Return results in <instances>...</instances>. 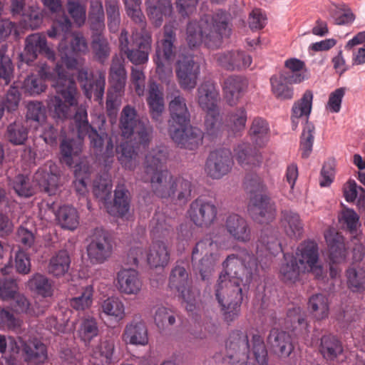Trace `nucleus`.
Listing matches in <instances>:
<instances>
[{
	"mask_svg": "<svg viewBox=\"0 0 365 365\" xmlns=\"http://www.w3.org/2000/svg\"><path fill=\"white\" fill-rule=\"evenodd\" d=\"M106 9L108 16V26L111 32L118 30L120 17L118 0H106Z\"/></svg>",
	"mask_w": 365,
	"mask_h": 365,
	"instance_id": "nucleus-61",
	"label": "nucleus"
},
{
	"mask_svg": "<svg viewBox=\"0 0 365 365\" xmlns=\"http://www.w3.org/2000/svg\"><path fill=\"white\" fill-rule=\"evenodd\" d=\"M320 351L324 357L332 360L343 351L341 342L333 335H325L321 339Z\"/></svg>",
	"mask_w": 365,
	"mask_h": 365,
	"instance_id": "nucleus-57",
	"label": "nucleus"
},
{
	"mask_svg": "<svg viewBox=\"0 0 365 365\" xmlns=\"http://www.w3.org/2000/svg\"><path fill=\"white\" fill-rule=\"evenodd\" d=\"M269 128L267 121L261 118H255L250 129L252 140L257 145L262 146L268 140Z\"/></svg>",
	"mask_w": 365,
	"mask_h": 365,
	"instance_id": "nucleus-53",
	"label": "nucleus"
},
{
	"mask_svg": "<svg viewBox=\"0 0 365 365\" xmlns=\"http://www.w3.org/2000/svg\"><path fill=\"white\" fill-rule=\"evenodd\" d=\"M94 289L93 285L82 287L79 294L69 300L70 306L76 311L88 309L93 302Z\"/></svg>",
	"mask_w": 365,
	"mask_h": 365,
	"instance_id": "nucleus-54",
	"label": "nucleus"
},
{
	"mask_svg": "<svg viewBox=\"0 0 365 365\" xmlns=\"http://www.w3.org/2000/svg\"><path fill=\"white\" fill-rule=\"evenodd\" d=\"M252 351L259 365H268L267 351L263 338L258 334H253Z\"/></svg>",
	"mask_w": 365,
	"mask_h": 365,
	"instance_id": "nucleus-62",
	"label": "nucleus"
},
{
	"mask_svg": "<svg viewBox=\"0 0 365 365\" xmlns=\"http://www.w3.org/2000/svg\"><path fill=\"white\" fill-rule=\"evenodd\" d=\"M245 188L250 194L247 211L253 220L260 224L269 223L275 219L277 208L265 194L266 185L256 174L247 175Z\"/></svg>",
	"mask_w": 365,
	"mask_h": 365,
	"instance_id": "nucleus-8",
	"label": "nucleus"
},
{
	"mask_svg": "<svg viewBox=\"0 0 365 365\" xmlns=\"http://www.w3.org/2000/svg\"><path fill=\"white\" fill-rule=\"evenodd\" d=\"M29 289L43 297H50L53 294V283L45 275L35 274L28 281Z\"/></svg>",
	"mask_w": 365,
	"mask_h": 365,
	"instance_id": "nucleus-50",
	"label": "nucleus"
},
{
	"mask_svg": "<svg viewBox=\"0 0 365 365\" xmlns=\"http://www.w3.org/2000/svg\"><path fill=\"white\" fill-rule=\"evenodd\" d=\"M168 154L165 147L153 149L145 156V176L143 181L150 180L154 194L161 198L173 199L177 196L180 202H185L191 195V182L182 177L174 178L167 169H163Z\"/></svg>",
	"mask_w": 365,
	"mask_h": 365,
	"instance_id": "nucleus-2",
	"label": "nucleus"
},
{
	"mask_svg": "<svg viewBox=\"0 0 365 365\" xmlns=\"http://www.w3.org/2000/svg\"><path fill=\"white\" fill-rule=\"evenodd\" d=\"M309 307L317 319H323L329 315V302L327 297L322 294L312 296L309 301Z\"/></svg>",
	"mask_w": 365,
	"mask_h": 365,
	"instance_id": "nucleus-58",
	"label": "nucleus"
},
{
	"mask_svg": "<svg viewBox=\"0 0 365 365\" xmlns=\"http://www.w3.org/2000/svg\"><path fill=\"white\" fill-rule=\"evenodd\" d=\"M115 351V343L112 339L101 340L93 346L90 351V361L94 365H110Z\"/></svg>",
	"mask_w": 365,
	"mask_h": 365,
	"instance_id": "nucleus-33",
	"label": "nucleus"
},
{
	"mask_svg": "<svg viewBox=\"0 0 365 365\" xmlns=\"http://www.w3.org/2000/svg\"><path fill=\"white\" fill-rule=\"evenodd\" d=\"M268 342L274 353L281 358L288 357L294 349L290 335L278 329L271 330Z\"/></svg>",
	"mask_w": 365,
	"mask_h": 365,
	"instance_id": "nucleus-31",
	"label": "nucleus"
},
{
	"mask_svg": "<svg viewBox=\"0 0 365 365\" xmlns=\"http://www.w3.org/2000/svg\"><path fill=\"white\" fill-rule=\"evenodd\" d=\"M228 356L224 359L225 362L235 365L247 358L249 341L247 334L240 331L233 332L226 344Z\"/></svg>",
	"mask_w": 365,
	"mask_h": 365,
	"instance_id": "nucleus-22",
	"label": "nucleus"
},
{
	"mask_svg": "<svg viewBox=\"0 0 365 365\" xmlns=\"http://www.w3.org/2000/svg\"><path fill=\"white\" fill-rule=\"evenodd\" d=\"M222 273L215 287V297L222 307L224 319L227 322L240 315L242 302V287L248 286L258 272L257 259L247 250L229 255L224 262Z\"/></svg>",
	"mask_w": 365,
	"mask_h": 365,
	"instance_id": "nucleus-1",
	"label": "nucleus"
},
{
	"mask_svg": "<svg viewBox=\"0 0 365 365\" xmlns=\"http://www.w3.org/2000/svg\"><path fill=\"white\" fill-rule=\"evenodd\" d=\"M169 287L176 290L186 302L185 308L192 312L195 304L192 302L190 290L188 286V274L185 269L181 266H175L171 271L169 279Z\"/></svg>",
	"mask_w": 365,
	"mask_h": 365,
	"instance_id": "nucleus-23",
	"label": "nucleus"
},
{
	"mask_svg": "<svg viewBox=\"0 0 365 365\" xmlns=\"http://www.w3.org/2000/svg\"><path fill=\"white\" fill-rule=\"evenodd\" d=\"M63 63H58L55 68L46 63L40 66L38 71V78L43 82L51 81L56 93L48 102L49 108L58 118H66L70 115L71 107L77 105V89L73 74L66 72Z\"/></svg>",
	"mask_w": 365,
	"mask_h": 365,
	"instance_id": "nucleus-5",
	"label": "nucleus"
},
{
	"mask_svg": "<svg viewBox=\"0 0 365 365\" xmlns=\"http://www.w3.org/2000/svg\"><path fill=\"white\" fill-rule=\"evenodd\" d=\"M58 224L63 229L74 230L79 225V215L73 206H61L56 212Z\"/></svg>",
	"mask_w": 365,
	"mask_h": 365,
	"instance_id": "nucleus-43",
	"label": "nucleus"
},
{
	"mask_svg": "<svg viewBox=\"0 0 365 365\" xmlns=\"http://www.w3.org/2000/svg\"><path fill=\"white\" fill-rule=\"evenodd\" d=\"M25 361L34 365L43 363L47 359L46 346L38 339L20 341Z\"/></svg>",
	"mask_w": 365,
	"mask_h": 365,
	"instance_id": "nucleus-32",
	"label": "nucleus"
},
{
	"mask_svg": "<svg viewBox=\"0 0 365 365\" xmlns=\"http://www.w3.org/2000/svg\"><path fill=\"white\" fill-rule=\"evenodd\" d=\"M127 14L138 24L140 31L146 29L145 17L140 10L141 0H124Z\"/></svg>",
	"mask_w": 365,
	"mask_h": 365,
	"instance_id": "nucleus-63",
	"label": "nucleus"
},
{
	"mask_svg": "<svg viewBox=\"0 0 365 365\" xmlns=\"http://www.w3.org/2000/svg\"><path fill=\"white\" fill-rule=\"evenodd\" d=\"M24 53L27 63L34 61L38 54H43L51 60H55V52L48 44L45 35L35 33L28 36L25 40Z\"/></svg>",
	"mask_w": 365,
	"mask_h": 365,
	"instance_id": "nucleus-20",
	"label": "nucleus"
},
{
	"mask_svg": "<svg viewBox=\"0 0 365 365\" xmlns=\"http://www.w3.org/2000/svg\"><path fill=\"white\" fill-rule=\"evenodd\" d=\"M128 194V190L126 189L125 185H118L114 191L113 203L108 200L105 207L108 213L115 217L125 216L130 209V198Z\"/></svg>",
	"mask_w": 365,
	"mask_h": 365,
	"instance_id": "nucleus-30",
	"label": "nucleus"
},
{
	"mask_svg": "<svg viewBox=\"0 0 365 365\" xmlns=\"http://www.w3.org/2000/svg\"><path fill=\"white\" fill-rule=\"evenodd\" d=\"M231 29L228 26L227 14L217 11L212 15H205L199 21H190L187 26L186 40L190 47H196L203 43L208 48H217L223 37L229 36Z\"/></svg>",
	"mask_w": 365,
	"mask_h": 365,
	"instance_id": "nucleus-7",
	"label": "nucleus"
},
{
	"mask_svg": "<svg viewBox=\"0 0 365 365\" xmlns=\"http://www.w3.org/2000/svg\"><path fill=\"white\" fill-rule=\"evenodd\" d=\"M219 92L216 86L207 81L202 83L197 91V100L199 106L205 111L218 109Z\"/></svg>",
	"mask_w": 365,
	"mask_h": 365,
	"instance_id": "nucleus-29",
	"label": "nucleus"
},
{
	"mask_svg": "<svg viewBox=\"0 0 365 365\" xmlns=\"http://www.w3.org/2000/svg\"><path fill=\"white\" fill-rule=\"evenodd\" d=\"M168 132L170 138L181 148L196 150L202 143L203 133L190 125V113L185 98L175 96L169 103Z\"/></svg>",
	"mask_w": 365,
	"mask_h": 365,
	"instance_id": "nucleus-6",
	"label": "nucleus"
},
{
	"mask_svg": "<svg viewBox=\"0 0 365 365\" xmlns=\"http://www.w3.org/2000/svg\"><path fill=\"white\" fill-rule=\"evenodd\" d=\"M74 120L78 128L79 140L76 143L73 140L64 139L62 140L60 149L61 161L68 166L73 164V156L77 155L81 150V140L86 135H88L91 145L96 152H102V158L106 166H109L114 159V145L113 140L108 134L103 132L98 133L92 125L88 123L87 111L85 107L81 106L74 116Z\"/></svg>",
	"mask_w": 365,
	"mask_h": 365,
	"instance_id": "nucleus-3",
	"label": "nucleus"
},
{
	"mask_svg": "<svg viewBox=\"0 0 365 365\" xmlns=\"http://www.w3.org/2000/svg\"><path fill=\"white\" fill-rule=\"evenodd\" d=\"M205 119V135L213 140L222 135L225 130L219 110L207 111Z\"/></svg>",
	"mask_w": 365,
	"mask_h": 365,
	"instance_id": "nucleus-45",
	"label": "nucleus"
},
{
	"mask_svg": "<svg viewBox=\"0 0 365 365\" xmlns=\"http://www.w3.org/2000/svg\"><path fill=\"white\" fill-rule=\"evenodd\" d=\"M88 51L86 38L80 32L67 34L58 45V52L61 61L64 63L68 70L77 68L78 62L73 56L74 53H84Z\"/></svg>",
	"mask_w": 365,
	"mask_h": 365,
	"instance_id": "nucleus-15",
	"label": "nucleus"
},
{
	"mask_svg": "<svg viewBox=\"0 0 365 365\" xmlns=\"http://www.w3.org/2000/svg\"><path fill=\"white\" fill-rule=\"evenodd\" d=\"M147 101L153 119L160 123L162 114L164 111V101L163 93L159 89L158 85L155 82H150L149 84Z\"/></svg>",
	"mask_w": 365,
	"mask_h": 365,
	"instance_id": "nucleus-40",
	"label": "nucleus"
},
{
	"mask_svg": "<svg viewBox=\"0 0 365 365\" xmlns=\"http://www.w3.org/2000/svg\"><path fill=\"white\" fill-rule=\"evenodd\" d=\"M215 60L222 67L230 71L247 68L252 63L251 56L240 51L218 53Z\"/></svg>",
	"mask_w": 365,
	"mask_h": 365,
	"instance_id": "nucleus-26",
	"label": "nucleus"
},
{
	"mask_svg": "<svg viewBox=\"0 0 365 365\" xmlns=\"http://www.w3.org/2000/svg\"><path fill=\"white\" fill-rule=\"evenodd\" d=\"M225 228L237 242H247L251 240V230L247 222L237 214H231L227 217Z\"/></svg>",
	"mask_w": 365,
	"mask_h": 365,
	"instance_id": "nucleus-28",
	"label": "nucleus"
},
{
	"mask_svg": "<svg viewBox=\"0 0 365 365\" xmlns=\"http://www.w3.org/2000/svg\"><path fill=\"white\" fill-rule=\"evenodd\" d=\"M306 273L302 271L301 266L294 259V255L289 253L284 254V262L279 267L280 279L287 283H294L299 279L301 274Z\"/></svg>",
	"mask_w": 365,
	"mask_h": 365,
	"instance_id": "nucleus-39",
	"label": "nucleus"
},
{
	"mask_svg": "<svg viewBox=\"0 0 365 365\" xmlns=\"http://www.w3.org/2000/svg\"><path fill=\"white\" fill-rule=\"evenodd\" d=\"M281 251V245L273 232L271 230L262 231L257 245V256L262 257L264 252H267L272 255H275Z\"/></svg>",
	"mask_w": 365,
	"mask_h": 365,
	"instance_id": "nucleus-47",
	"label": "nucleus"
},
{
	"mask_svg": "<svg viewBox=\"0 0 365 365\" xmlns=\"http://www.w3.org/2000/svg\"><path fill=\"white\" fill-rule=\"evenodd\" d=\"M148 264L153 267H165L170 261V251L164 240L155 239L147 255Z\"/></svg>",
	"mask_w": 365,
	"mask_h": 365,
	"instance_id": "nucleus-34",
	"label": "nucleus"
},
{
	"mask_svg": "<svg viewBox=\"0 0 365 365\" xmlns=\"http://www.w3.org/2000/svg\"><path fill=\"white\" fill-rule=\"evenodd\" d=\"M187 213L196 226L207 227L216 220L217 208L211 200L200 196L190 203Z\"/></svg>",
	"mask_w": 365,
	"mask_h": 365,
	"instance_id": "nucleus-16",
	"label": "nucleus"
},
{
	"mask_svg": "<svg viewBox=\"0 0 365 365\" xmlns=\"http://www.w3.org/2000/svg\"><path fill=\"white\" fill-rule=\"evenodd\" d=\"M11 11L13 15H21L28 18L29 24L32 29L38 28L42 23L41 15L33 7L29 12H26L25 0H11Z\"/></svg>",
	"mask_w": 365,
	"mask_h": 365,
	"instance_id": "nucleus-51",
	"label": "nucleus"
},
{
	"mask_svg": "<svg viewBox=\"0 0 365 365\" xmlns=\"http://www.w3.org/2000/svg\"><path fill=\"white\" fill-rule=\"evenodd\" d=\"M217 247V242L213 239L205 238L199 241L192 250V262L197 259L200 253L203 255L202 258L194 264L195 269L198 270L202 280L207 279L213 270L217 259L215 253Z\"/></svg>",
	"mask_w": 365,
	"mask_h": 365,
	"instance_id": "nucleus-14",
	"label": "nucleus"
},
{
	"mask_svg": "<svg viewBox=\"0 0 365 365\" xmlns=\"http://www.w3.org/2000/svg\"><path fill=\"white\" fill-rule=\"evenodd\" d=\"M71 265V258L66 250H60L49 260L48 272L56 277L64 276Z\"/></svg>",
	"mask_w": 365,
	"mask_h": 365,
	"instance_id": "nucleus-46",
	"label": "nucleus"
},
{
	"mask_svg": "<svg viewBox=\"0 0 365 365\" xmlns=\"http://www.w3.org/2000/svg\"><path fill=\"white\" fill-rule=\"evenodd\" d=\"M76 180L73 182L76 192L85 195L88 192L87 185L90 182L91 168L87 163L81 162L76 165L74 170Z\"/></svg>",
	"mask_w": 365,
	"mask_h": 365,
	"instance_id": "nucleus-56",
	"label": "nucleus"
},
{
	"mask_svg": "<svg viewBox=\"0 0 365 365\" xmlns=\"http://www.w3.org/2000/svg\"><path fill=\"white\" fill-rule=\"evenodd\" d=\"M148 14L156 26H160L163 17L170 16L173 12L171 0H146Z\"/></svg>",
	"mask_w": 365,
	"mask_h": 365,
	"instance_id": "nucleus-36",
	"label": "nucleus"
},
{
	"mask_svg": "<svg viewBox=\"0 0 365 365\" xmlns=\"http://www.w3.org/2000/svg\"><path fill=\"white\" fill-rule=\"evenodd\" d=\"M234 151L237 161L242 167L249 165L257 167L262 163L261 155L252 150L247 143L239 144Z\"/></svg>",
	"mask_w": 365,
	"mask_h": 365,
	"instance_id": "nucleus-48",
	"label": "nucleus"
},
{
	"mask_svg": "<svg viewBox=\"0 0 365 365\" xmlns=\"http://www.w3.org/2000/svg\"><path fill=\"white\" fill-rule=\"evenodd\" d=\"M53 167L56 165L50 163L40 168L34 175L33 182L24 175H18L13 180V188L18 195L29 197L35 193L38 186L48 195H54L58 186V175L53 173Z\"/></svg>",
	"mask_w": 365,
	"mask_h": 365,
	"instance_id": "nucleus-9",
	"label": "nucleus"
},
{
	"mask_svg": "<svg viewBox=\"0 0 365 365\" xmlns=\"http://www.w3.org/2000/svg\"><path fill=\"white\" fill-rule=\"evenodd\" d=\"M119 41L121 51L126 54L133 64L139 65L148 61L152 37L151 34L146 29L140 31L138 29H135L132 34V44L129 41L128 32L123 30Z\"/></svg>",
	"mask_w": 365,
	"mask_h": 365,
	"instance_id": "nucleus-11",
	"label": "nucleus"
},
{
	"mask_svg": "<svg viewBox=\"0 0 365 365\" xmlns=\"http://www.w3.org/2000/svg\"><path fill=\"white\" fill-rule=\"evenodd\" d=\"M319 247L312 240L304 241L297 248L294 259L301 266L302 271L312 272L317 279L323 277L324 270L319 263Z\"/></svg>",
	"mask_w": 365,
	"mask_h": 365,
	"instance_id": "nucleus-12",
	"label": "nucleus"
},
{
	"mask_svg": "<svg viewBox=\"0 0 365 365\" xmlns=\"http://www.w3.org/2000/svg\"><path fill=\"white\" fill-rule=\"evenodd\" d=\"M127 79V73L123 61L115 57L112 60L110 68L109 81L115 93L123 91Z\"/></svg>",
	"mask_w": 365,
	"mask_h": 365,
	"instance_id": "nucleus-42",
	"label": "nucleus"
},
{
	"mask_svg": "<svg viewBox=\"0 0 365 365\" xmlns=\"http://www.w3.org/2000/svg\"><path fill=\"white\" fill-rule=\"evenodd\" d=\"M303 78L300 76H289L281 71L270 78L271 91L274 96L281 100H289L294 97L292 84L300 83Z\"/></svg>",
	"mask_w": 365,
	"mask_h": 365,
	"instance_id": "nucleus-21",
	"label": "nucleus"
},
{
	"mask_svg": "<svg viewBox=\"0 0 365 365\" xmlns=\"http://www.w3.org/2000/svg\"><path fill=\"white\" fill-rule=\"evenodd\" d=\"M77 336L86 346H89L93 339L100 333L99 326L96 318L92 316H85L80 320L76 331Z\"/></svg>",
	"mask_w": 365,
	"mask_h": 365,
	"instance_id": "nucleus-38",
	"label": "nucleus"
},
{
	"mask_svg": "<svg viewBox=\"0 0 365 365\" xmlns=\"http://www.w3.org/2000/svg\"><path fill=\"white\" fill-rule=\"evenodd\" d=\"M142 286L138 272L134 269H122L116 274L115 287L121 294L138 295Z\"/></svg>",
	"mask_w": 365,
	"mask_h": 365,
	"instance_id": "nucleus-24",
	"label": "nucleus"
},
{
	"mask_svg": "<svg viewBox=\"0 0 365 365\" xmlns=\"http://www.w3.org/2000/svg\"><path fill=\"white\" fill-rule=\"evenodd\" d=\"M112 187L111 180L107 174L98 178L93 182V195L104 208L110 199Z\"/></svg>",
	"mask_w": 365,
	"mask_h": 365,
	"instance_id": "nucleus-49",
	"label": "nucleus"
},
{
	"mask_svg": "<svg viewBox=\"0 0 365 365\" xmlns=\"http://www.w3.org/2000/svg\"><path fill=\"white\" fill-rule=\"evenodd\" d=\"M102 312L116 321H121L125 317L124 303L118 297H108L101 305Z\"/></svg>",
	"mask_w": 365,
	"mask_h": 365,
	"instance_id": "nucleus-52",
	"label": "nucleus"
},
{
	"mask_svg": "<svg viewBox=\"0 0 365 365\" xmlns=\"http://www.w3.org/2000/svg\"><path fill=\"white\" fill-rule=\"evenodd\" d=\"M348 288L354 292L365 290V269L361 267H351L346 272Z\"/></svg>",
	"mask_w": 365,
	"mask_h": 365,
	"instance_id": "nucleus-55",
	"label": "nucleus"
},
{
	"mask_svg": "<svg viewBox=\"0 0 365 365\" xmlns=\"http://www.w3.org/2000/svg\"><path fill=\"white\" fill-rule=\"evenodd\" d=\"M313 93L306 91L302 98L296 101L292 109L291 120L292 128L296 129L300 120H305L309 117L312 107Z\"/></svg>",
	"mask_w": 365,
	"mask_h": 365,
	"instance_id": "nucleus-35",
	"label": "nucleus"
},
{
	"mask_svg": "<svg viewBox=\"0 0 365 365\" xmlns=\"http://www.w3.org/2000/svg\"><path fill=\"white\" fill-rule=\"evenodd\" d=\"M113 242L107 231L102 228H96L91 237L87 247V255L92 264H103L113 254Z\"/></svg>",
	"mask_w": 365,
	"mask_h": 365,
	"instance_id": "nucleus-13",
	"label": "nucleus"
},
{
	"mask_svg": "<svg viewBox=\"0 0 365 365\" xmlns=\"http://www.w3.org/2000/svg\"><path fill=\"white\" fill-rule=\"evenodd\" d=\"M247 82L240 76H230L224 83L225 97L230 106L237 103L242 97Z\"/></svg>",
	"mask_w": 365,
	"mask_h": 365,
	"instance_id": "nucleus-37",
	"label": "nucleus"
},
{
	"mask_svg": "<svg viewBox=\"0 0 365 365\" xmlns=\"http://www.w3.org/2000/svg\"><path fill=\"white\" fill-rule=\"evenodd\" d=\"M151 233L154 238L166 237L173 232L170 224L167 222L165 217L157 213L151 221Z\"/></svg>",
	"mask_w": 365,
	"mask_h": 365,
	"instance_id": "nucleus-59",
	"label": "nucleus"
},
{
	"mask_svg": "<svg viewBox=\"0 0 365 365\" xmlns=\"http://www.w3.org/2000/svg\"><path fill=\"white\" fill-rule=\"evenodd\" d=\"M91 48L95 57L101 63H103L110 55V48L108 40L101 34L93 36Z\"/></svg>",
	"mask_w": 365,
	"mask_h": 365,
	"instance_id": "nucleus-60",
	"label": "nucleus"
},
{
	"mask_svg": "<svg viewBox=\"0 0 365 365\" xmlns=\"http://www.w3.org/2000/svg\"><path fill=\"white\" fill-rule=\"evenodd\" d=\"M233 160L231 151L222 148L211 152L206 160L205 171L212 179H220L232 169Z\"/></svg>",
	"mask_w": 365,
	"mask_h": 365,
	"instance_id": "nucleus-19",
	"label": "nucleus"
},
{
	"mask_svg": "<svg viewBox=\"0 0 365 365\" xmlns=\"http://www.w3.org/2000/svg\"><path fill=\"white\" fill-rule=\"evenodd\" d=\"M324 237L329 252L330 276L331 278L338 277L341 270L334 265L344 263L348 255L344 237L334 230H328L324 233Z\"/></svg>",
	"mask_w": 365,
	"mask_h": 365,
	"instance_id": "nucleus-17",
	"label": "nucleus"
},
{
	"mask_svg": "<svg viewBox=\"0 0 365 365\" xmlns=\"http://www.w3.org/2000/svg\"><path fill=\"white\" fill-rule=\"evenodd\" d=\"M119 128L125 141L121 142L116 148V152L120 154L118 160L125 169L133 170L138 161L137 153L128 139L135 132L138 143L145 148L151 140L153 128L141 120L135 107L130 105L124 106L120 112Z\"/></svg>",
	"mask_w": 365,
	"mask_h": 365,
	"instance_id": "nucleus-4",
	"label": "nucleus"
},
{
	"mask_svg": "<svg viewBox=\"0 0 365 365\" xmlns=\"http://www.w3.org/2000/svg\"><path fill=\"white\" fill-rule=\"evenodd\" d=\"M173 24L164 26L163 33L156 43L153 58L156 73L162 81H167L173 76V61L176 54V32Z\"/></svg>",
	"mask_w": 365,
	"mask_h": 365,
	"instance_id": "nucleus-10",
	"label": "nucleus"
},
{
	"mask_svg": "<svg viewBox=\"0 0 365 365\" xmlns=\"http://www.w3.org/2000/svg\"><path fill=\"white\" fill-rule=\"evenodd\" d=\"M175 73L179 85L184 90L195 88L200 73V65L191 55H182L176 62Z\"/></svg>",
	"mask_w": 365,
	"mask_h": 365,
	"instance_id": "nucleus-18",
	"label": "nucleus"
},
{
	"mask_svg": "<svg viewBox=\"0 0 365 365\" xmlns=\"http://www.w3.org/2000/svg\"><path fill=\"white\" fill-rule=\"evenodd\" d=\"M247 112L244 108H240L230 113L225 121V130L230 135H237L245 128Z\"/></svg>",
	"mask_w": 365,
	"mask_h": 365,
	"instance_id": "nucleus-44",
	"label": "nucleus"
},
{
	"mask_svg": "<svg viewBox=\"0 0 365 365\" xmlns=\"http://www.w3.org/2000/svg\"><path fill=\"white\" fill-rule=\"evenodd\" d=\"M46 87V83L43 82L42 79L32 74L24 81L22 90L28 96H36L44 92Z\"/></svg>",
	"mask_w": 365,
	"mask_h": 365,
	"instance_id": "nucleus-64",
	"label": "nucleus"
},
{
	"mask_svg": "<svg viewBox=\"0 0 365 365\" xmlns=\"http://www.w3.org/2000/svg\"><path fill=\"white\" fill-rule=\"evenodd\" d=\"M78 80L88 98L91 99L93 96L96 101H101L102 100L106 85L104 73L101 72L98 78L95 82H92L88 78V72L85 70H80L78 72Z\"/></svg>",
	"mask_w": 365,
	"mask_h": 365,
	"instance_id": "nucleus-27",
	"label": "nucleus"
},
{
	"mask_svg": "<svg viewBox=\"0 0 365 365\" xmlns=\"http://www.w3.org/2000/svg\"><path fill=\"white\" fill-rule=\"evenodd\" d=\"M280 224L287 235L292 238H298L302 234V223L297 212L292 210L282 211Z\"/></svg>",
	"mask_w": 365,
	"mask_h": 365,
	"instance_id": "nucleus-41",
	"label": "nucleus"
},
{
	"mask_svg": "<svg viewBox=\"0 0 365 365\" xmlns=\"http://www.w3.org/2000/svg\"><path fill=\"white\" fill-rule=\"evenodd\" d=\"M122 339L126 344L146 346L149 336L145 323L142 320H133L128 323L123 330Z\"/></svg>",
	"mask_w": 365,
	"mask_h": 365,
	"instance_id": "nucleus-25",
	"label": "nucleus"
}]
</instances>
